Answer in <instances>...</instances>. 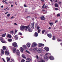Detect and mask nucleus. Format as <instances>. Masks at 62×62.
<instances>
[{"label": "nucleus", "instance_id": "nucleus-1", "mask_svg": "<svg viewBox=\"0 0 62 62\" xmlns=\"http://www.w3.org/2000/svg\"><path fill=\"white\" fill-rule=\"evenodd\" d=\"M29 27V25L25 26L21 25L20 26V29H21V30H24V29L27 30V29Z\"/></svg>", "mask_w": 62, "mask_h": 62}, {"label": "nucleus", "instance_id": "nucleus-2", "mask_svg": "<svg viewBox=\"0 0 62 62\" xmlns=\"http://www.w3.org/2000/svg\"><path fill=\"white\" fill-rule=\"evenodd\" d=\"M12 45L14 47H17V46H18V45H17V44L15 42L13 43L12 44Z\"/></svg>", "mask_w": 62, "mask_h": 62}, {"label": "nucleus", "instance_id": "nucleus-3", "mask_svg": "<svg viewBox=\"0 0 62 62\" xmlns=\"http://www.w3.org/2000/svg\"><path fill=\"white\" fill-rule=\"evenodd\" d=\"M42 52V49L40 48L39 49H38L37 50V52L38 53H39V54L41 53Z\"/></svg>", "mask_w": 62, "mask_h": 62}, {"label": "nucleus", "instance_id": "nucleus-4", "mask_svg": "<svg viewBox=\"0 0 62 62\" xmlns=\"http://www.w3.org/2000/svg\"><path fill=\"white\" fill-rule=\"evenodd\" d=\"M34 23H31V27L32 28H34Z\"/></svg>", "mask_w": 62, "mask_h": 62}, {"label": "nucleus", "instance_id": "nucleus-5", "mask_svg": "<svg viewBox=\"0 0 62 62\" xmlns=\"http://www.w3.org/2000/svg\"><path fill=\"white\" fill-rule=\"evenodd\" d=\"M44 59L46 61H47L48 60V57L47 56H44Z\"/></svg>", "mask_w": 62, "mask_h": 62}, {"label": "nucleus", "instance_id": "nucleus-6", "mask_svg": "<svg viewBox=\"0 0 62 62\" xmlns=\"http://www.w3.org/2000/svg\"><path fill=\"white\" fill-rule=\"evenodd\" d=\"M5 54L6 55H8L9 54V53L8 52V51H5Z\"/></svg>", "mask_w": 62, "mask_h": 62}, {"label": "nucleus", "instance_id": "nucleus-7", "mask_svg": "<svg viewBox=\"0 0 62 62\" xmlns=\"http://www.w3.org/2000/svg\"><path fill=\"white\" fill-rule=\"evenodd\" d=\"M7 38H12L11 35L9 34H7Z\"/></svg>", "mask_w": 62, "mask_h": 62}, {"label": "nucleus", "instance_id": "nucleus-8", "mask_svg": "<svg viewBox=\"0 0 62 62\" xmlns=\"http://www.w3.org/2000/svg\"><path fill=\"white\" fill-rule=\"evenodd\" d=\"M37 46V44L35 42L33 43L32 44V47H35V46Z\"/></svg>", "mask_w": 62, "mask_h": 62}, {"label": "nucleus", "instance_id": "nucleus-9", "mask_svg": "<svg viewBox=\"0 0 62 62\" xmlns=\"http://www.w3.org/2000/svg\"><path fill=\"white\" fill-rule=\"evenodd\" d=\"M16 54L17 55H19L20 54V51L18 50H17L16 51Z\"/></svg>", "mask_w": 62, "mask_h": 62}, {"label": "nucleus", "instance_id": "nucleus-10", "mask_svg": "<svg viewBox=\"0 0 62 62\" xmlns=\"http://www.w3.org/2000/svg\"><path fill=\"white\" fill-rule=\"evenodd\" d=\"M49 59L50 60H53L54 59V58L52 56H51L49 57Z\"/></svg>", "mask_w": 62, "mask_h": 62}, {"label": "nucleus", "instance_id": "nucleus-11", "mask_svg": "<svg viewBox=\"0 0 62 62\" xmlns=\"http://www.w3.org/2000/svg\"><path fill=\"white\" fill-rule=\"evenodd\" d=\"M40 19L41 20H44L45 19V17L44 16H41Z\"/></svg>", "mask_w": 62, "mask_h": 62}, {"label": "nucleus", "instance_id": "nucleus-12", "mask_svg": "<svg viewBox=\"0 0 62 62\" xmlns=\"http://www.w3.org/2000/svg\"><path fill=\"white\" fill-rule=\"evenodd\" d=\"M45 49L46 50V51H48L49 50V48L47 47H45Z\"/></svg>", "mask_w": 62, "mask_h": 62}, {"label": "nucleus", "instance_id": "nucleus-13", "mask_svg": "<svg viewBox=\"0 0 62 62\" xmlns=\"http://www.w3.org/2000/svg\"><path fill=\"white\" fill-rule=\"evenodd\" d=\"M16 48H13V51L14 53L16 52Z\"/></svg>", "mask_w": 62, "mask_h": 62}, {"label": "nucleus", "instance_id": "nucleus-14", "mask_svg": "<svg viewBox=\"0 0 62 62\" xmlns=\"http://www.w3.org/2000/svg\"><path fill=\"white\" fill-rule=\"evenodd\" d=\"M14 38H15L16 40L17 39H18V35H16L14 36Z\"/></svg>", "mask_w": 62, "mask_h": 62}, {"label": "nucleus", "instance_id": "nucleus-15", "mask_svg": "<svg viewBox=\"0 0 62 62\" xmlns=\"http://www.w3.org/2000/svg\"><path fill=\"white\" fill-rule=\"evenodd\" d=\"M23 48L22 47L20 48V50L21 51V52H23Z\"/></svg>", "mask_w": 62, "mask_h": 62}, {"label": "nucleus", "instance_id": "nucleus-16", "mask_svg": "<svg viewBox=\"0 0 62 62\" xmlns=\"http://www.w3.org/2000/svg\"><path fill=\"white\" fill-rule=\"evenodd\" d=\"M31 45V44L30 43H28L27 44V45L28 47H30Z\"/></svg>", "mask_w": 62, "mask_h": 62}, {"label": "nucleus", "instance_id": "nucleus-17", "mask_svg": "<svg viewBox=\"0 0 62 62\" xmlns=\"http://www.w3.org/2000/svg\"><path fill=\"white\" fill-rule=\"evenodd\" d=\"M28 31L29 32H32V29H31L30 28H29L28 29Z\"/></svg>", "mask_w": 62, "mask_h": 62}, {"label": "nucleus", "instance_id": "nucleus-18", "mask_svg": "<svg viewBox=\"0 0 62 62\" xmlns=\"http://www.w3.org/2000/svg\"><path fill=\"white\" fill-rule=\"evenodd\" d=\"M47 35L49 38H52V34H47Z\"/></svg>", "mask_w": 62, "mask_h": 62}, {"label": "nucleus", "instance_id": "nucleus-19", "mask_svg": "<svg viewBox=\"0 0 62 62\" xmlns=\"http://www.w3.org/2000/svg\"><path fill=\"white\" fill-rule=\"evenodd\" d=\"M0 41L2 43H5V41H2V40L3 39L2 37H1L0 38Z\"/></svg>", "mask_w": 62, "mask_h": 62}, {"label": "nucleus", "instance_id": "nucleus-20", "mask_svg": "<svg viewBox=\"0 0 62 62\" xmlns=\"http://www.w3.org/2000/svg\"><path fill=\"white\" fill-rule=\"evenodd\" d=\"M38 36V33L35 32L34 34V36L36 37H37Z\"/></svg>", "mask_w": 62, "mask_h": 62}, {"label": "nucleus", "instance_id": "nucleus-21", "mask_svg": "<svg viewBox=\"0 0 62 62\" xmlns=\"http://www.w3.org/2000/svg\"><path fill=\"white\" fill-rule=\"evenodd\" d=\"M1 54H4V50H3V49H1Z\"/></svg>", "mask_w": 62, "mask_h": 62}, {"label": "nucleus", "instance_id": "nucleus-22", "mask_svg": "<svg viewBox=\"0 0 62 62\" xmlns=\"http://www.w3.org/2000/svg\"><path fill=\"white\" fill-rule=\"evenodd\" d=\"M8 41L9 42H11L12 41V40L11 39H8Z\"/></svg>", "mask_w": 62, "mask_h": 62}, {"label": "nucleus", "instance_id": "nucleus-23", "mask_svg": "<svg viewBox=\"0 0 62 62\" xmlns=\"http://www.w3.org/2000/svg\"><path fill=\"white\" fill-rule=\"evenodd\" d=\"M23 48L25 49H27V46H26L24 45L23 46Z\"/></svg>", "mask_w": 62, "mask_h": 62}, {"label": "nucleus", "instance_id": "nucleus-24", "mask_svg": "<svg viewBox=\"0 0 62 62\" xmlns=\"http://www.w3.org/2000/svg\"><path fill=\"white\" fill-rule=\"evenodd\" d=\"M22 57L24 58V59H26V57H25V56L24 55V54H23L22 55Z\"/></svg>", "mask_w": 62, "mask_h": 62}, {"label": "nucleus", "instance_id": "nucleus-25", "mask_svg": "<svg viewBox=\"0 0 62 62\" xmlns=\"http://www.w3.org/2000/svg\"><path fill=\"white\" fill-rule=\"evenodd\" d=\"M6 33H5L2 34V37H5L6 36Z\"/></svg>", "mask_w": 62, "mask_h": 62}, {"label": "nucleus", "instance_id": "nucleus-26", "mask_svg": "<svg viewBox=\"0 0 62 62\" xmlns=\"http://www.w3.org/2000/svg\"><path fill=\"white\" fill-rule=\"evenodd\" d=\"M9 33H10V34H12V35H13V34H14V32L13 31H10Z\"/></svg>", "mask_w": 62, "mask_h": 62}, {"label": "nucleus", "instance_id": "nucleus-27", "mask_svg": "<svg viewBox=\"0 0 62 62\" xmlns=\"http://www.w3.org/2000/svg\"><path fill=\"white\" fill-rule=\"evenodd\" d=\"M49 24H50V25H51V26H52V25H54V23L53 22L51 23H49Z\"/></svg>", "mask_w": 62, "mask_h": 62}, {"label": "nucleus", "instance_id": "nucleus-28", "mask_svg": "<svg viewBox=\"0 0 62 62\" xmlns=\"http://www.w3.org/2000/svg\"><path fill=\"white\" fill-rule=\"evenodd\" d=\"M3 48L4 50H7V48H6V47L5 46H3Z\"/></svg>", "mask_w": 62, "mask_h": 62}, {"label": "nucleus", "instance_id": "nucleus-29", "mask_svg": "<svg viewBox=\"0 0 62 62\" xmlns=\"http://www.w3.org/2000/svg\"><path fill=\"white\" fill-rule=\"evenodd\" d=\"M26 60L27 61H31V59L30 58H27L26 59Z\"/></svg>", "mask_w": 62, "mask_h": 62}, {"label": "nucleus", "instance_id": "nucleus-30", "mask_svg": "<svg viewBox=\"0 0 62 62\" xmlns=\"http://www.w3.org/2000/svg\"><path fill=\"white\" fill-rule=\"evenodd\" d=\"M6 58H7V60L8 62V61H9V60H10V58H9L8 57H7Z\"/></svg>", "mask_w": 62, "mask_h": 62}, {"label": "nucleus", "instance_id": "nucleus-31", "mask_svg": "<svg viewBox=\"0 0 62 62\" xmlns=\"http://www.w3.org/2000/svg\"><path fill=\"white\" fill-rule=\"evenodd\" d=\"M45 31V30H44L42 31V33L43 34L44 33V32Z\"/></svg>", "mask_w": 62, "mask_h": 62}, {"label": "nucleus", "instance_id": "nucleus-32", "mask_svg": "<svg viewBox=\"0 0 62 62\" xmlns=\"http://www.w3.org/2000/svg\"><path fill=\"white\" fill-rule=\"evenodd\" d=\"M55 6L56 8H58V5L56 3L55 4Z\"/></svg>", "mask_w": 62, "mask_h": 62}, {"label": "nucleus", "instance_id": "nucleus-33", "mask_svg": "<svg viewBox=\"0 0 62 62\" xmlns=\"http://www.w3.org/2000/svg\"><path fill=\"white\" fill-rule=\"evenodd\" d=\"M57 41H62V40L61 39H57Z\"/></svg>", "mask_w": 62, "mask_h": 62}, {"label": "nucleus", "instance_id": "nucleus-34", "mask_svg": "<svg viewBox=\"0 0 62 62\" xmlns=\"http://www.w3.org/2000/svg\"><path fill=\"white\" fill-rule=\"evenodd\" d=\"M52 39L53 40H55V37L54 36H53Z\"/></svg>", "mask_w": 62, "mask_h": 62}, {"label": "nucleus", "instance_id": "nucleus-35", "mask_svg": "<svg viewBox=\"0 0 62 62\" xmlns=\"http://www.w3.org/2000/svg\"><path fill=\"white\" fill-rule=\"evenodd\" d=\"M38 62H45V61L42 59L40 61H39Z\"/></svg>", "mask_w": 62, "mask_h": 62}, {"label": "nucleus", "instance_id": "nucleus-36", "mask_svg": "<svg viewBox=\"0 0 62 62\" xmlns=\"http://www.w3.org/2000/svg\"><path fill=\"white\" fill-rule=\"evenodd\" d=\"M38 33H40V32L41 31V30L40 29H38Z\"/></svg>", "mask_w": 62, "mask_h": 62}, {"label": "nucleus", "instance_id": "nucleus-37", "mask_svg": "<svg viewBox=\"0 0 62 62\" xmlns=\"http://www.w3.org/2000/svg\"><path fill=\"white\" fill-rule=\"evenodd\" d=\"M18 34L19 35H20V36H22V35H23V34L20 32H19Z\"/></svg>", "mask_w": 62, "mask_h": 62}, {"label": "nucleus", "instance_id": "nucleus-38", "mask_svg": "<svg viewBox=\"0 0 62 62\" xmlns=\"http://www.w3.org/2000/svg\"><path fill=\"white\" fill-rule=\"evenodd\" d=\"M37 49L36 48H33V50L35 52L37 50Z\"/></svg>", "mask_w": 62, "mask_h": 62}, {"label": "nucleus", "instance_id": "nucleus-39", "mask_svg": "<svg viewBox=\"0 0 62 62\" xmlns=\"http://www.w3.org/2000/svg\"><path fill=\"white\" fill-rule=\"evenodd\" d=\"M24 61H25V60L23 59L21 61V62H24Z\"/></svg>", "mask_w": 62, "mask_h": 62}, {"label": "nucleus", "instance_id": "nucleus-40", "mask_svg": "<svg viewBox=\"0 0 62 62\" xmlns=\"http://www.w3.org/2000/svg\"><path fill=\"white\" fill-rule=\"evenodd\" d=\"M38 46H39V47H41V44H39Z\"/></svg>", "mask_w": 62, "mask_h": 62}, {"label": "nucleus", "instance_id": "nucleus-41", "mask_svg": "<svg viewBox=\"0 0 62 62\" xmlns=\"http://www.w3.org/2000/svg\"><path fill=\"white\" fill-rule=\"evenodd\" d=\"M25 52H27V53L28 54H30V52H29L27 50H26Z\"/></svg>", "mask_w": 62, "mask_h": 62}, {"label": "nucleus", "instance_id": "nucleus-42", "mask_svg": "<svg viewBox=\"0 0 62 62\" xmlns=\"http://www.w3.org/2000/svg\"><path fill=\"white\" fill-rule=\"evenodd\" d=\"M48 54H51L49 53H47L46 54V55L45 56H46V55H48Z\"/></svg>", "mask_w": 62, "mask_h": 62}, {"label": "nucleus", "instance_id": "nucleus-43", "mask_svg": "<svg viewBox=\"0 0 62 62\" xmlns=\"http://www.w3.org/2000/svg\"><path fill=\"white\" fill-rule=\"evenodd\" d=\"M10 16V14H8L7 15V16L8 17H9Z\"/></svg>", "mask_w": 62, "mask_h": 62}, {"label": "nucleus", "instance_id": "nucleus-44", "mask_svg": "<svg viewBox=\"0 0 62 62\" xmlns=\"http://www.w3.org/2000/svg\"><path fill=\"white\" fill-rule=\"evenodd\" d=\"M57 17H59L60 16V14H58L57 15Z\"/></svg>", "mask_w": 62, "mask_h": 62}, {"label": "nucleus", "instance_id": "nucleus-45", "mask_svg": "<svg viewBox=\"0 0 62 62\" xmlns=\"http://www.w3.org/2000/svg\"><path fill=\"white\" fill-rule=\"evenodd\" d=\"M44 46V44H41V47L42 46Z\"/></svg>", "mask_w": 62, "mask_h": 62}, {"label": "nucleus", "instance_id": "nucleus-46", "mask_svg": "<svg viewBox=\"0 0 62 62\" xmlns=\"http://www.w3.org/2000/svg\"><path fill=\"white\" fill-rule=\"evenodd\" d=\"M39 28H40V27L39 26H37V30H38V29H39Z\"/></svg>", "mask_w": 62, "mask_h": 62}, {"label": "nucleus", "instance_id": "nucleus-47", "mask_svg": "<svg viewBox=\"0 0 62 62\" xmlns=\"http://www.w3.org/2000/svg\"><path fill=\"white\" fill-rule=\"evenodd\" d=\"M2 60H3V62H6V61H5V60H4V58H2Z\"/></svg>", "mask_w": 62, "mask_h": 62}, {"label": "nucleus", "instance_id": "nucleus-48", "mask_svg": "<svg viewBox=\"0 0 62 62\" xmlns=\"http://www.w3.org/2000/svg\"><path fill=\"white\" fill-rule=\"evenodd\" d=\"M14 25H18L16 23H14Z\"/></svg>", "mask_w": 62, "mask_h": 62}, {"label": "nucleus", "instance_id": "nucleus-49", "mask_svg": "<svg viewBox=\"0 0 62 62\" xmlns=\"http://www.w3.org/2000/svg\"><path fill=\"white\" fill-rule=\"evenodd\" d=\"M25 11L26 12H27V9H25Z\"/></svg>", "mask_w": 62, "mask_h": 62}, {"label": "nucleus", "instance_id": "nucleus-50", "mask_svg": "<svg viewBox=\"0 0 62 62\" xmlns=\"http://www.w3.org/2000/svg\"><path fill=\"white\" fill-rule=\"evenodd\" d=\"M55 10H58V8H55Z\"/></svg>", "mask_w": 62, "mask_h": 62}, {"label": "nucleus", "instance_id": "nucleus-51", "mask_svg": "<svg viewBox=\"0 0 62 62\" xmlns=\"http://www.w3.org/2000/svg\"><path fill=\"white\" fill-rule=\"evenodd\" d=\"M17 32V31H16V30H15V34L16 33V32Z\"/></svg>", "mask_w": 62, "mask_h": 62}, {"label": "nucleus", "instance_id": "nucleus-52", "mask_svg": "<svg viewBox=\"0 0 62 62\" xmlns=\"http://www.w3.org/2000/svg\"><path fill=\"white\" fill-rule=\"evenodd\" d=\"M36 57L37 58V59H39V56H38V55L36 56Z\"/></svg>", "mask_w": 62, "mask_h": 62}, {"label": "nucleus", "instance_id": "nucleus-53", "mask_svg": "<svg viewBox=\"0 0 62 62\" xmlns=\"http://www.w3.org/2000/svg\"><path fill=\"white\" fill-rule=\"evenodd\" d=\"M24 7H26L27 6H26V5L25 4H24Z\"/></svg>", "mask_w": 62, "mask_h": 62}, {"label": "nucleus", "instance_id": "nucleus-54", "mask_svg": "<svg viewBox=\"0 0 62 62\" xmlns=\"http://www.w3.org/2000/svg\"><path fill=\"white\" fill-rule=\"evenodd\" d=\"M58 22V21H57V20L55 21V23H56L57 22Z\"/></svg>", "mask_w": 62, "mask_h": 62}, {"label": "nucleus", "instance_id": "nucleus-55", "mask_svg": "<svg viewBox=\"0 0 62 62\" xmlns=\"http://www.w3.org/2000/svg\"><path fill=\"white\" fill-rule=\"evenodd\" d=\"M58 3L59 4H61V2L59 1L58 2Z\"/></svg>", "mask_w": 62, "mask_h": 62}, {"label": "nucleus", "instance_id": "nucleus-56", "mask_svg": "<svg viewBox=\"0 0 62 62\" xmlns=\"http://www.w3.org/2000/svg\"><path fill=\"white\" fill-rule=\"evenodd\" d=\"M51 29V27H49L48 28V29H49V30H50Z\"/></svg>", "mask_w": 62, "mask_h": 62}, {"label": "nucleus", "instance_id": "nucleus-57", "mask_svg": "<svg viewBox=\"0 0 62 62\" xmlns=\"http://www.w3.org/2000/svg\"><path fill=\"white\" fill-rule=\"evenodd\" d=\"M5 2H6V1H5L4 0H3V1H2L3 3H5Z\"/></svg>", "mask_w": 62, "mask_h": 62}, {"label": "nucleus", "instance_id": "nucleus-58", "mask_svg": "<svg viewBox=\"0 0 62 62\" xmlns=\"http://www.w3.org/2000/svg\"><path fill=\"white\" fill-rule=\"evenodd\" d=\"M11 7H13V5H11Z\"/></svg>", "mask_w": 62, "mask_h": 62}, {"label": "nucleus", "instance_id": "nucleus-59", "mask_svg": "<svg viewBox=\"0 0 62 62\" xmlns=\"http://www.w3.org/2000/svg\"><path fill=\"white\" fill-rule=\"evenodd\" d=\"M47 6L46 5V6H45L44 8H47Z\"/></svg>", "mask_w": 62, "mask_h": 62}, {"label": "nucleus", "instance_id": "nucleus-60", "mask_svg": "<svg viewBox=\"0 0 62 62\" xmlns=\"http://www.w3.org/2000/svg\"><path fill=\"white\" fill-rule=\"evenodd\" d=\"M30 51H32V49H30Z\"/></svg>", "mask_w": 62, "mask_h": 62}, {"label": "nucleus", "instance_id": "nucleus-61", "mask_svg": "<svg viewBox=\"0 0 62 62\" xmlns=\"http://www.w3.org/2000/svg\"><path fill=\"white\" fill-rule=\"evenodd\" d=\"M4 7V6L2 5L1 6V8H3Z\"/></svg>", "mask_w": 62, "mask_h": 62}, {"label": "nucleus", "instance_id": "nucleus-62", "mask_svg": "<svg viewBox=\"0 0 62 62\" xmlns=\"http://www.w3.org/2000/svg\"><path fill=\"white\" fill-rule=\"evenodd\" d=\"M15 4H16V5H17V4L16 2H15Z\"/></svg>", "mask_w": 62, "mask_h": 62}, {"label": "nucleus", "instance_id": "nucleus-63", "mask_svg": "<svg viewBox=\"0 0 62 62\" xmlns=\"http://www.w3.org/2000/svg\"><path fill=\"white\" fill-rule=\"evenodd\" d=\"M32 20H33V21H34V18H32Z\"/></svg>", "mask_w": 62, "mask_h": 62}, {"label": "nucleus", "instance_id": "nucleus-64", "mask_svg": "<svg viewBox=\"0 0 62 62\" xmlns=\"http://www.w3.org/2000/svg\"><path fill=\"white\" fill-rule=\"evenodd\" d=\"M60 44H61V45L62 46V43H61Z\"/></svg>", "mask_w": 62, "mask_h": 62}]
</instances>
